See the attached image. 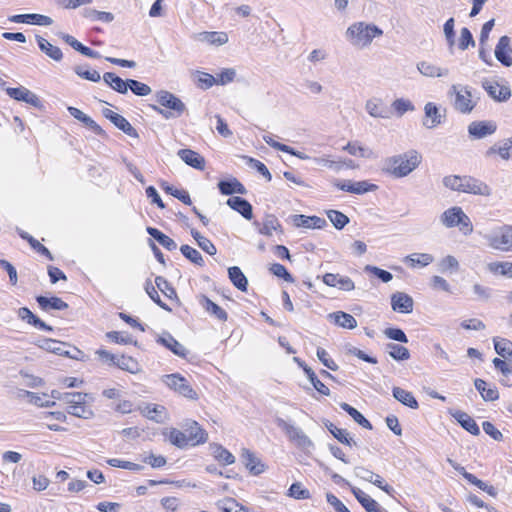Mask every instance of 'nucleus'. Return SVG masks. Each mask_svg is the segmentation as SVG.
Segmentation results:
<instances>
[{
    "label": "nucleus",
    "mask_w": 512,
    "mask_h": 512,
    "mask_svg": "<svg viewBox=\"0 0 512 512\" xmlns=\"http://www.w3.org/2000/svg\"><path fill=\"white\" fill-rule=\"evenodd\" d=\"M422 156L416 150H409L403 154L386 158L382 170L396 178L409 175L421 163Z\"/></svg>",
    "instance_id": "nucleus-1"
},
{
    "label": "nucleus",
    "mask_w": 512,
    "mask_h": 512,
    "mask_svg": "<svg viewBox=\"0 0 512 512\" xmlns=\"http://www.w3.org/2000/svg\"><path fill=\"white\" fill-rule=\"evenodd\" d=\"M383 31L376 25L358 22L351 25L346 32L349 41L357 47L368 46L376 36H381Z\"/></svg>",
    "instance_id": "nucleus-2"
},
{
    "label": "nucleus",
    "mask_w": 512,
    "mask_h": 512,
    "mask_svg": "<svg viewBox=\"0 0 512 512\" xmlns=\"http://www.w3.org/2000/svg\"><path fill=\"white\" fill-rule=\"evenodd\" d=\"M157 102L166 109L152 105V108L165 119L177 118L186 110L185 104L180 98L169 91L161 90L156 93Z\"/></svg>",
    "instance_id": "nucleus-3"
},
{
    "label": "nucleus",
    "mask_w": 512,
    "mask_h": 512,
    "mask_svg": "<svg viewBox=\"0 0 512 512\" xmlns=\"http://www.w3.org/2000/svg\"><path fill=\"white\" fill-rule=\"evenodd\" d=\"M448 95L455 97L453 108L462 114H470L478 103V98L473 97L472 89L468 85L453 84Z\"/></svg>",
    "instance_id": "nucleus-4"
},
{
    "label": "nucleus",
    "mask_w": 512,
    "mask_h": 512,
    "mask_svg": "<svg viewBox=\"0 0 512 512\" xmlns=\"http://www.w3.org/2000/svg\"><path fill=\"white\" fill-rule=\"evenodd\" d=\"M275 422L276 425L285 432L289 440L297 446V448L301 449L305 453H309L314 448L312 440L300 428L288 423L280 417H277Z\"/></svg>",
    "instance_id": "nucleus-5"
},
{
    "label": "nucleus",
    "mask_w": 512,
    "mask_h": 512,
    "mask_svg": "<svg viewBox=\"0 0 512 512\" xmlns=\"http://www.w3.org/2000/svg\"><path fill=\"white\" fill-rule=\"evenodd\" d=\"M488 245L501 252H512V225H503L484 236Z\"/></svg>",
    "instance_id": "nucleus-6"
},
{
    "label": "nucleus",
    "mask_w": 512,
    "mask_h": 512,
    "mask_svg": "<svg viewBox=\"0 0 512 512\" xmlns=\"http://www.w3.org/2000/svg\"><path fill=\"white\" fill-rule=\"evenodd\" d=\"M163 381L170 389L188 399L196 400L198 398L189 382L178 373L165 375Z\"/></svg>",
    "instance_id": "nucleus-7"
},
{
    "label": "nucleus",
    "mask_w": 512,
    "mask_h": 512,
    "mask_svg": "<svg viewBox=\"0 0 512 512\" xmlns=\"http://www.w3.org/2000/svg\"><path fill=\"white\" fill-rule=\"evenodd\" d=\"M365 110L374 118L388 119L392 116V110L380 98H370L365 103Z\"/></svg>",
    "instance_id": "nucleus-8"
},
{
    "label": "nucleus",
    "mask_w": 512,
    "mask_h": 512,
    "mask_svg": "<svg viewBox=\"0 0 512 512\" xmlns=\"http://www.w3.org/2000/svg\"><path fill=\"white\" fill-rule=\"evenodd\" d=\"M334 185L342 191H346V192L354 193V194H364L369 191H374L377 189V185L371 184L367 181L352 182L350 180H347V181L336 180L334 182Z\"/></svg>",
    "instance_id": "nucleus-9"
},
{
    "label": "nucleus",
    "mask_w": 512,
    "mask_h": 512,
    "mask_svg": "<svg viewBox=\"0 0 512 512\" xmlns=\"http://www.w3.org/2000/svg\"><path fill=\"white\" fill-rule=\"evenodd\" d=\"M495 57L505 67L512 66V47L508 36L500 37L495 47Z\"/></svg>",
    "instance_id": "nucleus-10"
},
{
    "label": "nucleus",
    "mask_w": 512,
    "mask_h": 512,
    "mask_svg": "<svg viewBox=\"0 0 512 512\" xmlns=\"http://www.w3.org/2000/svg\"><path fill=\"white\" fill-rule=\"evenodd\" d=\"M482 87L495 101L505 102L511 97L510 88L508 86H500L497 82L484 79L482 81Z\"/></svg>",
    "instance_id": "nucleus-11"
},
{
    "label": "nucleus",
    "mask_w": 512,
    "mask_h": 512,
    "mask_svg": "<svg viewBox=\"0 0 512 512\" xmlns=\"http://www.w3.org/2000/svg\"><path fill=\"white\" fill-rule=\"evenodd\" d=\"M497 125L493 121H473L468 126V133L475 139H482L495 133Z\"/></svg>",
    "instance_id": "nucleus-12"
},
{
    "label": "nucleus",
    "mask_w": 512,
    "mask_h": 512,
    "mask_svg": "<svg viewBox=\"0 0 512 512\" xmlns=\"http://www.w3.org/2000/svg\"><path fill=\"white\" fill-rule=\"evenodd\" d=\"M462 186L461 192L463 193L482 196H489L491 194V189L486 183L471 176H465Z\"/></svg>",
    "instance_id": "nucleus-13"
},
{
    "label": "nucleus",
    "mask_w": 512,
    "mask_h": 512,
    "mask_svg": "<svg viewBox=\"0 0 512 512\" xmlns=\"http://www.w3.org/2000/svg\"><path fill=\"white\" fill-rule=\"evenodd\" d=\"M6 93L13 99L17 101H23L28 103L34 107H39L41 105L40 100L36 94L31 92L29 89L25 87H17V88H7Z\"/></svg>",
    "instance_id": "nucleus-14"
},
{
    "label": "nucleus",
    "mask_w": 512,
    "mask_h": 512,
    "mask_svg": "<svg viewBox=\"0 0 512 512\" xmlns=\"http://www.w3.org/2000/svg\"><path fill=\"white\" fill-rule=\"evenodd\" d=\"M391 306L394 311L411 313L413 311V298L404 292H395L391 295Z\"/></svg>",
    "instance_id": "nucleus-15"
},
{
    "label": "nucleus",
    "mask_w": 512,
    "mask_h": 512,
    "mask_svg": "<svg viewBox=\"0 0 512 512\" xmlns=\"http://www.w3.org/2000/svg\"><path fill=\"white\" fill-rule=\"evenodd\" d=\"M68 111L78 121L82 122L87 128L92 130L96 135L107 138V133L88 115L75 107H68Z\"/></svg>",
    "instance_id": "nucleus-16"
},
{
    "label": "nucleus",
    "mask_w": 512,
    "mask_h": 512,
    "mask_svg": "<svg viewBox=\"0 0 512 512\" xmlns=\"http://www.w3.org/2000/svg\"><path fill=\"white\" fill-rule=\"evenodd\" d=\"M39 348L54 353L56 355L66 356L72 359H77L76 354H69V350H66V343L54 340V339H43L36 344Z\"/></svg>",
    "instance_id": "nucleus-17"
},
{
    "label": "nucleus",
    "mask_w": 512,
    "mask_h": 512,
    "mask_svg": "<svg viewBox=\"0 0 512 512\" xmlns=\"http://www.w3.org/2000/svg\"><path fill=\"white\" fill-rule=\"evenodd\" d=\"M157 343L163 345L181 358L187 357V349L168 332H164L162 335H160L157 338Z\"/></svg>",
    "instance_id": "nucleus-18"
},
{
    "label": "nucleus",
    "mask_w": 512,
    "mask_h": 512,
    "mask_svg": "<svg viewBox=\"0 0 512 512\" xmlns=\"http://www.w3.org/2000/svg\"><path fill=\"white\" fill-rule=\"evenodd\" d=\"M9 21L14 23H27L41 26H49L53 23L52 18L36 13L13 15L9 17Z\"/></svg>",
    "instance_id": "nucleus-19"
},
{
    "label": "nucleus",
    "mask_w": 512,
    "mask_h": 512,
    "mask_svg": "<svg viewBox=\"0 0 512 512\" xmlns=\"http://www.w3.org/2000/svg\"><path fill=\"white\" fill-rule=\"evenodd\" d=\"M226 204L233 210L241 214L245 219L251 220L253 218L252 205L244 198L239 196L230 197Z\"/></svg>",
    "instance_id": "nucleus-20"
},
{
    "label": "nucleus",
    "mask_w": 512,
    "mask_h": 512,
    "mask_svg": "<svg viewBox=\"0 0 512 512\" xmlns=\"http://www.w3.org/2000/svg\"><path fill=\"white\" fill-rule=\"evenodd\" d=\"M292 222L296 227H305V228H323L327 225V222L324 218L318 216H306L295 214L291 216Z\"/></svg>",
    "instance_id": "nucleus-21"
},
{
    "label": "nucleus",
    "mask_w": 512,
    "mask_h": 512,
    "mask_svg": "<svg viewBox=\"0 0 512 512\" xmlns=\"http://www.w3.org/2000/svg\"><path fill=\"white\" fill-rule=\"evenodd\" d=\"M218 189L223 195L240 194L245 195L247 193L244 185L236 178L232 177L227 180H221L217 184Z\"/></svg>",
    "instance_id": "nucleus-22"
},
{
    "label": "nucleus",
    "mask_w": 512,
    "mask_h": 512,
    "mask_svg": "<svg viewBox=\"0 0 512 512\" xmlns=\"http://www.w3.org/2000/svg\"><path fill=\"white\" fill-rule=\"evenodd\" d=\"M177 155L180 159L187 165L198 169L203 170L205 168V159L196 151L191 149H180L177 152Z\"/></svg>",
    "instance_id": "nucleus-23"
},
{
    "label": "nucleus",
    "mask_w": 512,
    "mask_h": 512,
    "mask_svg": "<svg viewBox=\"0 0 512 512\" xmlns=\"http://www.w3.org/2000/svg\"><path fill=\"white\" fill-rule=\"evenodd\" d=\"M424 112L425 120L423 121V125L427 129H433L442 123L443 116L440 114L438 107L434 103H426Z\"/></svg>",
    "instance_id": "nucleus-24"
},
{
    "label": "nucleus",
    "mask_w": 512,
    "mask_h": 512,
    "mask_svg": "<svg viewBox=\"0 0 512 512\" xmlns=\"http://www.w3.org/2000/svg\"><path fill=\"white\" fill-rule=\"evenodd\" d=\"M452 417L457 420V422L464 428L466 431L471 433L474 436H478L480 434V429L475 420L463 411H455L451 413Z\"/></svg>",
    "instance_id": "nucleus-25"
},
{
    "label": "nucleus",
    "mask_w": 512,
    "mask_h": 512,
    "mask_svg": "<svg viewBox=\"0 0 512 512\" xmlns=\"http://www.w3.org/2000/svg\"><path fill=\"white\" fill-rule=\"evenodd\" d=\"M241 458L251 474L259 475L264 472V464L250 450L243 449Z\"/></svg>",
    "instance_id": "nucleus-26"
},
{
    "label": "nucleus",
    "mask_w": 512,
    "mask_h": 512,
    "mask_svg": "<svg viewBox=\"0 0 512 512\" xmlns=\"http://www.w3.org/2000/svg\"><path fill=\"white\" fill-rule=\"evenodd\" d=\"M35 39L39 49L49 58L56 62H60L63 59V53L59 47L52 45L47 39L40 35H36Z\"/></svg>",
    "instance_id": "nucleus-27"
},
{
    "label": "nucleus",
    "mask_w": 512,
    "mask_h": 512,
    "mask_svg": "<svg viewBox=\"0 0 512 512\" xmlns=\"http://www.w3.org/2000/svg\"><path fill=\"white\" fill-rule=\"evenodd\" d=\"M328 319L335 325L345 329H354L357 327L356 319L351 314L343 311L328 314Z\"/></svg>",
    "instance_id": "nucleus-28"
},
{
    "label": "nucleus",
    "mask_w": 512,
    "mask_h": 512,
    "mask_svg": "<svg viewBox=\"0 0 512 512\" xmlns=\"http://www.w3.org/2000/svg\"><path fill=\"white\" fill-rule=\"evenodd\" d=\"M103 81L114 91L120 94H127L129 79L123 80L121 77L113 72H106L103 74Z\"/></svg>",
    "instance_id": "nucleus-29"
},
{
    "label": "nucleus",
    "mask_w": 512,
    "mask_h": 512,
    "mask_svg": "<svg viewBox=\"0 0 512 512\" xmlns=\"http://www.w3.org/2000/svg\"><path fill=\"white\" fill-rule=\"evenodd\" d=\"M199 303L211 315L217 318L220 321H226L228 318L227 312L221 308L219 305L210 300L207 296L201 295L199 298Z\"/></svg>",
    "instance_id": "nucleus-30"
},
{
    "label": "nucleus",
    "mask_w": 512,
    "mask_h": 512,
    "mask_svg": "<svg viewBox=\"0 0 512 512\" xmlns=\"http://www.w3.org/2000/svg\"><path fill=\"white\" fill-rule=\"evenodd\" d=\"M195 39L200 42H206L211 45L220 46V45H224L228 42V35L225 32L205 31V32L198 33L195 36Z\"/></svg>",
    "instance_id": "nucleus-31"
},
{
    "label": "nucleus",
    "mask_w": 512,
    "mask_h": 512,
    "mask_svg": "<svg viewBox=\"0 0 512 512\" xmlns=\"http://www.w3.org/2000/svg\"><path fill=\"white\" fill-rule=\"evenodd\" d=\"M36 301L39 307L44 311H48L50 309L65 310L68 308V304L64 302L61 298L56 296L50 298L45 296H37Z\"/></svg>",
    "instance_id": "nucleus-32"
},
{
    "label": "nucleus",
    "mask_w": 512,
    "mask_h": 512,
    "mask_svg": "<svg viewBox=\"0 0 512 512\" xmlns=\"http://www.w3.org/2000/svg\"><path fill=\"white\" fill-rule=\"evenodd\" d=\"M499 154L503 160L512 159V138L504 140L501 144L491 146L485 153L486 157Z\"/></svg>",
    "instance_id": "nucleus-33"
},
{
    "label": "nucleus",
    "mask_w": 512,
    "mask_h": 512,
    "mask_svg": "<svg viewBox=\"0 0 512 512\" xmlns=\"http://www.w3.org/2000/svg\"><path fill=\"white\" fill-rule=\"evenodd\" d=\"M146 231L153 239H155L165 249H167L169 251H173L177 248L176 242L172 238H170L169 236H167L163 232H161L159 229L154 228V227H147Z\"/></svg>",
    "instance_id": "nucleus-34"
},
{
    "label": "nucleus",
    "mask_w": 512,
    "mask_h": 512,
    "mask_svg": "<svg viewBox=\"0 0 512 512\" xmlns=\"http://www.w3.org/2000/svg\"><path fill=\"white\" fill-rule=\"evenodd\" d=\"M228 276L233 285L242 292H246L248 288V280L241 269L237 266L228 268Z\"/></svg>",
    "instance_id": "nucleus-35"
},
{
    "label": "nucleus",
    "mask_w": 512,
    "mask_h": 512,
    "mask_svg": "<svg viewBox=\"0 0 512 512\" xmlns=\"http://www.w3.org/2000/svg\"><path fill=\"white\" fill-rule=\"evenodd\" d=\"M392 393L393 397L403 405L412 409H417L419 407L417 400L411 392L400 387H394Z\"/></svg>",
    "instance_id": "nucleus-36"
},
{
    "label": "nucleus",
    "mask_w": 512,
    "mask_h": 512,
    "mask_svg": "<svg viewBox=\"0 0 512 512\" xmlns=\"http://www.w3.org/2000/svg\"><path fill=\"white\" fill-rule=\"evenodd\" d=\"M462 212L463 210L461 207L455 206L449 208L442 213L440 221L447 228L455 227L458 225V219H460Z\"/></svg>",
    "instance_id": "nucleus-37"
},
{
    "label": "nucleus",
    "mask_w": 512,
    "mask_h": 512,
    "mask_svg": "<svg viewBox=\"0 0 512 512\" xmlns=\"http://www.w3.org/2000/svg\"><path fill=\"white\" fill-rule=\"evenodd\" d=\"M418 71L426 77H443L449 73L448 69H442L434 64L422 61L417 64Z\"/></svg>",
    "instance_id": "nucleus-38"
},
{
    "label": "nucleus",
    "mask_w": 512,
    "mask_h": 512,
    "mask_svg": "<svg viewBox=\"0 0 512 512\" xmlns=\"http://www.w3.org/2000/svg\"><path fill=\"white\" fill-rule=\"evenodd\" d=\"M324 424L326 428L329 430V432L342 444L348 446L356 445V442L350 437L346 429L338 428L328 420L324 422Z\"/></svg>",
    "instance_id": "nucleus-39"
},
{
    "label": "nucleus",
    "mask_w": 512,
    "mask_h": 512,
    "mask_svg": "<svg viewBox=\"0 0 512 512\" xmlns=\"http://www.w3.org/2000/svg\"><path fill=\"white\" fill-rule=\"evenodd\" d=\"M114 366L132 374L140 371L139 363L133 357L126 355L117 356Z\"/></svg>",
    "instance_id": "nucleus-40"
},
{
    "label": "nucleus",
    "mask_w": 512,
    "mask_h": 512,
    "mask_svg": "<svg viewBox=\"0 0 512 512\" xmlns=\"http://www.w3.org/2000/svg\"><path fill=\"white\" fill-rule=\"evenodd\" d=\"M475 388L481 394L485 401H495L499 398V393L496 387L487 388V383L482 379H475Z\"/></svg>",
    "instance_id": "nucleus-41"
},
{
    "label": "nucleus",
    "mask_w": 512,
    "mask_h": 512,
    "mask_svg": "<svg viewBox=\"0 0 512 512\" xmlns=\"http://www.w3.org/2000/svg\"><path fill=\"white\" fill-rule=\"evenodd\" d=\"M385 350L396 361H404L410 358L409 350L406 347L396 343H387Z\"/></svg>",
    "instance_id": "nucleus-42"
},
{
    "label": "nucleus",
    "mask_w": 512,
    "mask_h": 512,
    "mask_svg": "<svg viewBox=\"0 0 512 512\" xmlns=\"http://www.w3.org/2000/svg\"><path fill=\"white\" fill-rule=\"evenodd\" d=\"M18 234L19 236L23 239V240H26L28 241V243L30 244V246L36 250L39 254L47 257L49 260H53V255L51 254V252L48 250V248H46L44 245H42L38 240H36L35 238H33L31 235H29L27 232L23 231V230H18Z\"/></svg>",
    "instance_id": "nucleus-43"
},
{
    "label": "nucleus",
    "mask_w": 512,
    "mask_h": 512,
    "mask_svg": "<svg viewBox=\"0 0 512 512\" xmlns=\"http://www.w3.org/2000/svg\"><path fill=\"white\" fill-rule=\"evenodd\" d=\"M340 407L345 412H347L353 418V420L360 426L369 430L372 429V424L370 423V421H368L356 408L352 407L351 405L345 402L341 403Z\"/></svg>",
    "instance_id": "nucleus-44"
},
{
    "label": "nucleus",
    "mask_w": 512,
    "mask_h": 512,
    "mask_svg": "<svg viewBox=\"0 0 512 512\" xmlns=\"http://www.w3.org/2000/svg\"><path fill=\"white\" fill-rule=\"evenodd\" d=\"M62 398L63 402L69 406L86 404L88 400L93 399L90 394L81 392H65Z\"/></svg>",
    "instance_id": "nucleus-45"
},
{
    "label": "nucleus",
    "mask_w": 512,
    "mask_h": 512,
    "mask_svg": "<svg viewBox=\"0 0 512 512\" xmlns=\"http://www.w3.org/2000/svg\"><path fill=\"white\" fill-rule=\"evenodd\" d=\"M188 435L189 443L192 445H197L200 443H204L207 440V433L204 429H202L197 422H193Z\"/></svg>",
    "instance_id": "nucleus-46"
},
{
    "label": "nucleus",
    "mask_w": 512,
    "mask_h": 512,
    "mask_svg": "<svg viewBox=\"0 0 512 512\" xmlns=\"http://www.w3.org/2000/svg\"><path fill=\"white\" fill-rule=\"evenodd\" d=\"M191 235L197 242V245L209 255H215L217 249L215 245L206 237L202 236L197 230L191 229Z\"/></svg>",
    "instance_id": "nucleus-47"
},
{
    "label": "nucleus",
    "mask_w": 512,
    "mask_h": 512,
    "mask_svg": "<svg viewBox=\"0 0 512 512\" xmlns=\"http://www.w3.org/2000/svg\"><path fill=\"white\" fill-rule=\"evenodd\" d=\"M281 231V224L274 215H267L263 225L259 228V233L265 236H271L273 231Z\"/></svg>",
    "instance_id": "nucleus-48"
},
{
    "label": "nucleus",
    "mask_w": 512,
    "mask_h": 512,
    "mask_svg": "<svg viewBox=\"0 0 512 512\" xmlns=\"http://www.w3.org/2000/svg\"><path fill=\"white\" fill-rule=\"evenodd\" d=\"M112 123L119 130L123 131L126 135L133 137V138H139V134H138L137 130L122 115L118 114Z\"/></svg>",
    "instance_id": "nucleus-49"
},
{
    "label": "nucleus",
    "mask_w": 512,
    "mask_h": 512,
    "mask_svg": "<svg viewBox=\"0 0 512 512\" xmlns=\"http://www.w3.org/2000/svg\"><path fill=\"white\" fill-rule=\"evenodd\" d=\"M434 260L433 256L428 253L411 254L405 258L406 262H409L412 267L415 266H427Z\"/></svg>",
    "instance_id": "nucleus-50"
},
{
    "label": "nucleus",
    "mask_w": 512,
    "mask_h": 512,
    "mask_svg": "<svg viewBox=\"0 0 512 512\" xmlns=\"http://www.w3.org/2000/svg\"><path fill=\"white\" fill-rule=\"evenodd\" d=\"M194 79L197 87L203 90L209 89L216 84V77L206 72L197 71Z\"/></svg>",
    "instance_id": "nucleus-51"
},
{
    "label": "nucleus",
    "mask_w": 512,
    "mask_h": 512,
    "mask_svg": "<svg viewBox=\"0 0 512 512\" xmlns=\"http://www.w3.org/2000/svg\"><path fill=\"white\" fill-rule=\"evenodd\" d=\"M180 251L183 254L185 258L190 260L192 263L203 266L204 265V259L200 252L196 250L195 248L189 246V245H182L180 247Z\"/></svg>",
    "instance_id": "nucleus-52"
},
{
    "label": "nucleus",
    "mask_w": 512,
    "mask_h": 512,
    "mask_svg": "<svg viewBox=\"0 0 512 512\" xmlns=\"http://www.w3.org/2000/svg\"><path fill=\"white\" fill-rule=\"evenodd\" d=\"M327 217L338 230L343 229L349 223V218L344 213L337 210L327 211Z\"/></svg>",
    "instance_id": "nucleus-53"
},
{
    "label": "nucleus",
    "mask_w": 512,
    "mask_h": 512,
    "mask_svg": "<svg viewBox=\"0 0 512 512\" xmlns=\"http://www.w3.org/2000/svg\"><path fill=\"white\" fill-rule=\"evenodd\" d=\"M73 70L79 77L92 82H99L101 79L99 72L96 70H89L87 65H77Z\"/></svg>",
    "instance_id": "nucleus-54"
},
{
    "label": "nucleus",
    "mask_w": 512,
    "mask_h": 512,
    "mask_svg": "<svg viewBox=\"0 0 512 512\" xmlns=\"http://www.w3.org/2000/svg\"><path fill=\"white\" fill-rule=\"evenodd\" d=\"M168 437L169 441L178 448H184L189 444L188 435L178 429L172 428Z\"/></svg>",
    "instance_id": "nucleus-55"
},
{
    "label": "nucleus",
    "mask_w": 512,
    "mask_h": 512,
    "mask_svg": "<svg viewBox=\"0 0 512 512\" xmlns=\"http://www.w3.org/2000/svg\"><path fill=\"white\" fill-rule=\"evenodd\" d=\"M213 456L219 462L230 465L235 462V457L224 447L216 445L213 447Z\"/></svg>",
    "instance_id": "nucleus-56"
},
{
    "label": "nucleus",
    "mask_w": 512,
    "mask_h": 512,
    "mask_svg": "<svg viewBox=\"0 0 512 512\" xmlns=\"http://www.w3.org/2000/svg\"><path fill=\"white\" fill-rule=\"evenodd\" d=\"M493 342L496 353L503 358H507L508 354L512 351V342L508 339L498 337H495Z\"/></svg>",
    "instance_id": "nucleus-57"
},
{
    "label": "nucleus",
    "mask_w": 512,
    "mask_h": 512,
    "mask_svg": "<svg viewBox=\"0 0 512 512\" xmlns=\"http://www.w3.org/2000/svg\"><path fill=\"white\" fill-rule=\"evenodd\" d=\"M305 374L308 377L309 381L313 385V387L322 395L328 396L330 394V390L324 383H322L315 372L311 368H305Z\"/></svg>",
    "instance_id": "nucleus-58"
},
{
    "label": "nucleus",
    "mask_w": 512,
    "mask_h": 512,
    "mask_svg": "<svg viewBox=\"0 0 512 512\" xmlns=\"http://www.w3.org/2000/svg\"><path fill=\"white\" fill-rule=\"evenodd\" d=\"M145 291L158 306L166 311H171V308L161 300L156 288L153 286L150 279H147L145 282Z\"/></svg>",
    "instance_id": "nucleus-59"
},
{
    "label": "nucleus",
    "mask_w": 512,
    "mask_h": 512,
    "mask_svg": "<svg viewBox=\"0 0 512 512\" xmlns=\"http://www.w3.org/2000/svg\"><path fill=\"white\" fill-rule=\"evenodd\" d=\"M155 284L157 288L168 298L173 299L177 297L175 289L172 285L162 276L155 278Z\"/></svg>",
    "instance_id": "nucleus-60"
},
{
    "label": "nucleus",
    "mask_w": 512,
    "mask_h": 512,
    "mask_svg": "<svg viewBox=\"0 0 512 512\" xmlns=\"http://www.w3.org/2000/svg\"><path fill=\"white\" fill-rule=\"evenodd\" d=\"M465 176L449 175L443 178V185L453 191L461 192Z\"/></svg>",
    "instance_id": "nucleus-61"
},
{
    "label": "nucleus",
    "mask_w": 512,
    "mask_h": 512,
    "mask_svg": "<svg viewBox=\"0 0 512 512\" xmlns=\"http://www.w3.org/2000/svg\"><path fill=\"white\" fill-rule=\"evenodd\" d=\"M127 85L128 89H130L132 93L137 96H147L152 91L150 86L134 79H129V83H127Z\"/></svg>",
    "instance_id": "nucleus-62"
},
{
    "label": "nucleus",
    "mask_w": 512,
    "mask_h": 512,
    "mask_svg": "<svg viewBox=\"0 0 512 512\" xmlns=\"http://www.w3.org/2000/svg\"><path fill=\"white\" fill-rule=\"evenodd\" d=\"M162 187L166 193L172 195L173 197L177 198L178 200H180L181 202H183L186 205H191V203H192L191 198L187 191L179 190V189L174 188L173 186H170L167 184L163 185Z\"/></svg>",
    "instance_id": "nucleus-63"
},
{
    "label": "nucleus",
    "mask_w": 512,
    "mask_h": 512,
    "mask_svg": "<svg viewBox=\"0 0 512 512\" xmlns=\"http://www.w3.org/2000/svg\"><path fill=\"white\" fill-rule=\"evenodd\" d=\"M491 272H498L503 276L512 278V263L511 262H494L488 265Z\"/></svg>",
    "instance_id": "nucleus-64"
}]
</instances>
